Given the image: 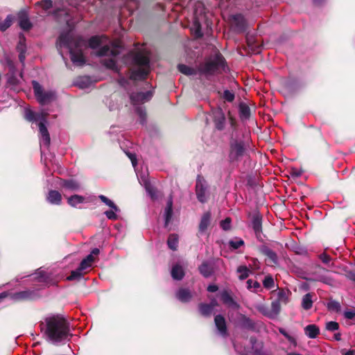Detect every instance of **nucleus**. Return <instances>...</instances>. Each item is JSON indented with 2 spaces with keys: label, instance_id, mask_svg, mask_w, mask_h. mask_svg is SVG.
I'll return each instance as SVG.
<instances>
[{
  "label": "nucleus",
  "instance_id": "nucleus-1",
  "mask_svg": "<svg viewBox=\"0 0 355 355\" xmlns=\"http://www.w3.org/2000/svg\"><path fill=\"white\" fill-rule=\"evenodd\" d=\"M40 327L45 340L53 345L64 344L72 336L69 323L60 315L45 317L40 322Z\"/></svg>",
  "mask_w": 355,
  "mask_h": 355
},
{
  "label": "nucleus",
  "instance_id": "nucleus-2",
  "mask_svg": "<svg viewBox=\"0 0 355 355\" xmlns=\"http://www.w3.org/2000/svg\"><path fill=\"white\" fill-rule=\"evenodd\" d=\"M89 46L97 49L96 55L98 57H110L104 59L102 62L107 69L118 71L116 57L120 53L121 46L119 42L111 41L105 35L94 36L88 42Z\"/></svg>",
  "mask_w": 355,
  "mask_h": 355
},
{
  "label": "nucleus",
  "instance_id": "nucleus-3",
  "mask_svg": "<svg viewBox=\"0 0 355 355\" xmlns=\"http://www.w3.org/2000/svg\"><path fill=\"white\" fill-rule=\"evenodd\" d=\"M84 46H85V41L82 38L74 37L71 31L62 33L57 42L60 53L62 55V49L66 48L69 51L72 62L78 66H82L85 62L82 52Z\"/></svg>",
  "mask_w": 355,
  "mask_h": 355
},
{
  "label": "nucleus",
  "instance_id": "nucleus-4",
  "mask_svg": "<svg viewBox=\"0 0 355 355\" xmlns=\"http://www.w3.org/2000/svg\"><path fill=\"white\" fill-rule=\"evenodd\" d=\"M224 66V58L220 53L213 58H209L201 62L196 69L189 67L185 64H179L178 69L183 74L187 76L198 74L201 77L209 78L216 74L219 69Z\"/></svg>",
  "mask_w": 355,
  "mask_h": 355
},
{
  "label": "nucleus",
  "instance_id": "nucleus-5",
  "mask_svg": "<svg viewBox=\"0 0 355 355\" xmlns=\"http://www.w3.org/2000/svg\"><path fill=\"white\" fill-rule=\"evenodd\" d=\"M48 113L44 110L35 112L30 107H26L24 110V119L31 123H35L39 127L40 144L42 155L43 148L48 149L51 143V138L46 128Z\"/></svg>",
  "mask_w": 355,
  "mask_h": 355
},
{
  "label": "nucleus",
  "instance_id": "nucleus-6",
  "mask_svg": "<svg viewBox=\"0 0 355 355\" xmlns=\"http://www.w3.org/2000/svg\"><path fill=\"white\" fill-rule=\"evenodd\" d=\"M134 62L137 69L132 71L130 79L132 80L144 79L149 72V55L146 52H139L135 55Z\"/></svg>",
  "mask_w": 355,
  "mask_h": 355
},
{
  "label": "nucleus",
  "instance_id": "nucleus-7",
  "mask_svg": "<svg viewBox=\"0 0 355 355\" xmlns=\"http://www.w3.org/2000/svg\"><path fill=\"white\" fill-rule=\"evenodd\" d=\"M126 154L131 160L139 183L144 187L146 192L151 198H155L156 197V191L148 180L147 168L145 167L144 170V167L142 166L141 170L139 171L137 168V158L135 155L130 153H126Z\"/></svg>",
  "mask_w": 355,
  "mask_h": 355
},
{
  "label": "nucleus",
  "instance_id": "nucleus-8",
  "mask_svg": "<svg viewBox=\"0 0 355 355\" xmlns=\"http://www.w3.org/2000/svg\"><path fill=\"white\" fill-rule=\"evenodd\" d=\"M153 97V92L147 91L146 92H136L130 95V100L135 107V112L140 118L141 123L144 124L146 119V111L144 107L140 106L141 104L149 101Z\"/></svg>",
  "mask_w": 355,
  "mask_h": 355
},
{
  "label": "nucleus",
  "instance_id": "nucleus-9",
  "mask_svg": "<svg viewBox=\"0 0 355 355\" xmlns=\"http://www.w3.org/2000/svg\"><path fill=\"white\" fill-rule=\"evenodd\" d=\"M34 95L37 102L42 105H47L54 101L56 99V94L52 89H45L36 80L32 81Z\"/></svg>",
  "mask_w": 355,
  "mask_h": 355
},
{
  "label": "nucleus",
  "instance_id": "nucleus-10",
  "mask_svg": "<svg viewBox=\"0 0 355 355\" xmlns=\"http://www.w3.org/2000/svg\"><path fill=\"white\" fill-rule=\"evenodd\" d=\"M307 279L312 282H320L330 286H332L334 282L333 278L329 275V271L322 267H318Z\"/></svg>",
  "mask_w": 355,
  "mask_h": 355
},
{
  "label": "nucleus",
  "instance_id": "nucleus-11",
  "mask_svg": "<svg viewBox=\"0 0 355 355\" xmlns=\"http://www.w3.org/2000/svg\"><path fill=\"white\" fill-rule=\"evenodd\" d=\"M245 153L243 142L240 141H232L230 143L229 159L231 162H237L241 159Z\"/></svg>",
  "mask_w": 355,
  "mask_h": 355
},
{
  "label": "nucleus",
  "instance_id": "nucleus-12",
  "mask_svg": "<svg viewBox=\"0 0 355 355\" xmlns=\"http://www.w3.org/2000/svg\"><path fill=\"white\" fill-rule=\"evenodd\" d=\"M196 193L198 200L204 203L209 197L208 186L203 178L198 176L196 185Z\"/></svg>",
  "mask_w": 355,
  "mask_h": 355
},
{
  "label": "nucleus",
  "instance_id": "nucleus-13",
  "mask_svg": "<svg viewBox=\"0 0 355 355\" xmlns=\"http://www.w3.org/2000/svg\"><path fill=\"white\" fill-rule=\"evenodd\" d=\"M58 184L60 186L64 196H66L65 192L67 191L76 192L80 191L82 189L80 183L73 179H59Z\"/></svg>",
  "mask_w": 355,
  "mask_h": 355
},
{
  "label": "nucleus",
  "instance_id": "nucleus-14",
  "mask_svg": "<svg viewBox=\"0 0 355 355\" xmlns=\"http://www.w3.org/2000/svg\"><path fill=\"white\" fill-rule=\"evenodd\" d=\"M230 21L235 31L240 33L245 31L246 26V21L242 15H232L230 16Z\"/></svg>",
  "mask_w": 355,
  "mask_h": 355
},
{
  "label": "nucleus",
  "instance_id": "nucleus-15",
  "mask_svg": "<svg viewBox=\"0 0 355 355\" xmlns=\"http://www.w3.org/2000/svg\"><path fill=\"white\" fill-rule=\"evenodd\" d=\"M213 119L215 127L218 130L224 129L225 125V116L220 108H217L212 111Z\"/></svg>",
  "mask_w": 355,
  "mask_h": 355
},
{
  "label": "nucleus",
  "instance_id": "nucleus-16",
  "mask_svg": "<svg viewBox=\"0 0 355 355\" xmlns=\"http://www.w3.org/2000/svg\"><path fill=\"white\" fill-rule=\"evenodd\" d=\"M195 18H194V27H195V35L196 37H199L202 35V33L201 32V24L202 21L205 19L207 20V16L206 15H202L201 14L198 15V10L196 8L195 10ZM207 25L208 26V23L206 21Z\"/></svg>",
  "mask_w": 355,
  "mask_h": 355
},
{
  "label": "nucleus",
  "instance_id": "nucleus-17",
  "mask_svg": "<svg viewBox=\"0 0 355 355\" xmlns=\"http://www.w3.org/2000/svg\"><path fill=\"white\" fill-rule=\"evenodd\" d=\"M19 25L23 30L27 31L31 28V24L28 19L27 12L24 10L19 11L17 14Z\"/></svg>",
  "mask_w": 355,
  "mask_h": 355
},
{
  "label": "nucleus",
  "instance_id": "nucleus-18",
  "mask_svg": "<svg viewBox=\"0 0 355 355\" xmlns=\"http://www.w3.org/2000/svg\"><path fill=\"white\" fill-rule=\"evenodd\" d=\"M173 199L171 197H169L166 207L164 210L163 216L164 218V226L165 227H168V225L172 219L173 216Z\"/></svg>",
  "mask_w": 355,
  "mask_h": 355
},
{
  "label": "nucleus",
  "instance_id": "nucleus-19",
  "mask_svg": "<svg viewBox=\"0 0 355 355\" xmlns=\"http://www.w3.org/2000/svg\"><path fill=\"white\" fill-rule=\"evenodd\" d=\"M252 226L257 238H260L262 233V218L259 214L253 216Z\"/></svg>",
  "mask_w": 355,
  "mask_h": 355
},
{
  "label": "nucleus",
  "instance_id": "nucleus-20",
  "mask_svg": "<svg viewBox=\"0 0 355 355\" xmlns=\"http://www.w3.org/2000/svg\"><path fill=\"white\" fill-rule=\"evenodd\" d=\"M46 200L51 205H60L62 202V195L58 191L50 190L46 196Z\"/></svg>",
  "mask_w": 355,
  "mask_h": 355
},
{
  "label": "nucleus",
  "instance_id": "nucleus-21",
  "mask_svg": "<svg viewBox=\"0 0 355 355\" xmlns=\"http://www.w3.org/2000/svg\"><path fill=\"white\" fill-rule=\"evenodd\" d=\"M215 325L221 336H225L227 334V327L225 318L220 315H217L214 318Z\"/></svg>",
  "mask_w": 355,
  "mask_h": 355
},
{
  "label": "nucleus",
  "instance_id": "nucleus-22",
  "mask_svg": "<svg viewBox=\"0 0 355 355\" xmlns=\"http://www.w3.org/2000/svg\"><path fill=\"white\" fill-rule=\"evenodd\" d=\"M176 297L182 302H187L191 298V294L189 290L180 288L176 293Z\"/></svg>",
  "mask_w": 355,
  "mask_h": 355
},
{
  "label": "nucleus",
  "instance_id": "nucleus-23",
  "mask_svg": "<svg viewBox=\"0 0 355 355\" xmlns=\"http://www.w3.org/2000/svg\"><path fill=\"white\" fill-rule=\"evenodd\" d=\"M239 324L241 327L247 329H254V323L248 317L241 315L239 318Z\"/></svg>",
  "mask_w": 355,
  "mask_h": 355
},
{
  "label": "nucleus",
  "instance_id": "nucleus-24",
  "mask_svg": "<svg viewBox=\"0 0 355 355\" xmlns=\"http://www.w3.org/2000/svg\"><path fill=\"white\" fill-rule=\"evenodd\" d=\"M319 332V328L315 324H309L304 328L305 334L310 338H316Z\"/></svg>",
  "mask_w": 355,
  "mask_h": 355
},
{
  "label": "nucleus",
  "instance_id": "nucleus-25",
  "mask_svg": "<svg viewBox=\"0 0 355 355\" xmlns=\"http://www.w3.org/2000/svg\"><path fill=\"white\" fill-rule=\"evenodd\" d=\"M84 201L85 198L80 195L75 194L67 198V202L72 207H77L78 205L83 203Z\"/></svg>",
  "mask_w": 355,
  "mask_h": 355
},
{
  "label": "nucleus",
  "instance_id": "nucleus-26",
  "mask_svg": "<svg viewBox=\"0 0 355 355\" xmlns=\"http://www.w3.org/2000/svg\"><path fill=\"white\" fill-rule=\"evenodd\" d=\"M261 252L266 255L274 264L277 263V254L271 249L266 246H263L261 248Z\"/></svg>",
  "mask_w": 355,
  "mask_h": 355
},
{
  "label": "nucleus",
  "instance_id": "nucleus-27",
  "mask_svg": "<svg viewBox=\"0 0 355 355\" xmlns=\"http://www.w3.org/2000/svg\"><path fill=\"white\" fill-rule=\"evenodd\" d=\"M184 272L182 266L178 264L175 265L171 270V276L174 279L180 280L183 278Z\"/></svg>",
  "mask_w": 355,
  "mask_h": 355
},
{
  "label": "nucleus",
  "instance_id": "nucleus-28",
  "mask_svg": "<svg viewBox=\"0 0 355 355\" xmlns=\"http://www.w3.org/2000/svg\"><path fill=\"white\" fill-rule=\"evenodd\" d=\"M211 219V214L209 212H207L203 214L201 218V220L199 225V230L200 232H204L209 225Z\"/></svg>",
  "mask_w": 355,
  "mask_h": 355
},
{
  "label": "nucleus",
  "instance_id": "nucleus-29",
  "mask_svg": "<svg viewBox=\"0 0 355 355\" xmlns=\"http://www.w3.org/2000/svg\"><path fill=\"white\" fill-rule=\"evenodd\" d=\"M221 300L228 306L238 307L239 305L233 300L232 297L227 291H223L220 294Z\"/></svg>",
  "mask_w": 355,
  "mask_h": 355
},
{
  "label": "nucleus",
  "instance_id": "nucleus-30",
  "mask_svg": "<svg viewBox=\"0 0 355 355\" xmlns=\"http://www.w3.org/2000/svg\"><path fill=\"white\" fill-rule=\"evenodd\" d=\"M312 297L313 296L311 293H307L303 296L302 300V306L304 309L309 310L312 307Z\"/></svg>",
  "mask_w": 355,
  "mask_h": 355
},
{
  "label": "nucleus",
  "instance_id": "nucleus-31",
  "mask_svg": "<svg viewBox=\"0 0 355 355\" xmlns=\"http://www.w3.org/2000/svg\"><path fill=\"white\" fill-rule=\"evenodd\" d=\"M199 270L200 273L205 277H208L211 275L213 273L212 267L208 264L207 263H203L199 267Z\"/></svg>",
  "mask_w": 355,
  "mask_h": 355
},
{
  "label": "nucleus",
  "instance_id": "nucleus-32",
  "mask_svg": "<svg viewBox=\"0 0 355 355\" xmlns=\"http://www.w3.org/2000/svg\"><path fill=\"white\" fill-rule=\"evenodd\" d=\"M236 272L239 274V278L241 280H243L248 278L250 273V269L245 266H239L237 268Z\"/></svg>",
  "mask_w": 355,
  "mask_h": 355
},
{
  "label": "nucleus",
  "instance_id": "nucleus-33",
  "mask_svg": "<svg viewBox=\"0 0 355 355\" xmlns=\"http://www.w3.org/2000/svg\"><path fill=\"white\" fill-rule=\"evenodd\" d=\"M240 117L242 119H248L250 116V109L245 103H241L239 105Z\"/></svg>",
  "mask_w": 355,
  "mask_h": 355
},
{
  "label": "nucleus",
  "instance_id": "nucleus-34",
  "mask_svg": "<svg viewBox=\"0 0 355 355\" xmlns=\"http://www.w3.org/2000/svg\"><path fill=\"white\" fill-rule=\"evenodd\" d=\"M199 309L200 313L204 316H209L213 310H214V305H209L207 304H200L199 306Z\"/></svg>",
  "mask_w": 355,
  "mask_h": 355
},
{
  "label": "nucleus",
  "instance_id": "nucleus-35",
  "mask_svg": "<svg viewBox=\"0 0 355 355\" xmlns=\"http://www.w3.org/2000/svg\"><path fill=\"white\" fill-rule=\"evenodd\" d=\"M76 85L81 89H85L90 86L91 81L89 77H80L76 80Z\"/></svg>",
  "mask_w": 355,
  "mask_h": 355
},
{
  "label": "nucleus",
  "instance_id": "nucleus-36",
  "mask_svg": "<svg viewBox=\"0 0 355 355\" xmlns=\"http://www.w3.org/2000/svg\"><path fill=\"white\" fill-rule=\"evenodd\" d=\"M13 19L14 17L12 15H8L4 21H0V30L1 31L7 30L12 25Z\"/></svg>",
  "mask_w": 355,
  "mask_h": 355
},
{
  "label": "nucleus",
  "instance_id": "nucleus-37",
  "mask_svg": "<svg viewBox=\"0 0 355 355\" xmlns=\"http://www.w3.org/2000/svg\"><path fill=\"white\" fill-rule=\"evenodd\" d=\"M84 270L78 267L76 270L71 271V275L67 278L69 281L80 279L83 277Z\"/></svg>",
  "mask_w": 355,
  "mask_h": 355
},
{
  "label": "nucleus",
  "instance_id": "nucleus-38",
  "mask_svg": "<svg viewBox=\"0 0 355 355\" xmlns=\"http://www.w3.org/2000/svg\"><path fill=\"white\" fill-rule=\"evenodd\" d=\"M168 246L170 249L175 250L178 248V237L176 234H171L167 241Z\"/></svg>",
  "mask_w": 355,
  "mask_h": 355
},
{
  "label": "nucleus",
  "instance_id": "nucleus-39",
  "mask_svg": "<svg viewBox=\"0 0 355 355\" xmlns=\"http://www.w3.org/2000/svg\"><path fill=\"white\" fill-rule=\"evenodd\" d=\"M98 198L110 209H113L115 211H120L119 208L114 204V202L106 196L99 195Z\"/></svg>",
  "mask_w": 355,
  "mask_h": 355
},
{
  "label": "nucleus",
  "instance_id": "nucleus-40",
  "mask_svg": "<svg viewBox=\"0 0 355 355\" xmlns=\"http://www.w3.org/2000/svg\"><path fill=\"white\" fill-rule=\"evenodd\" d=\"M280 304L281 302H279V301L277 300H275L271 303L270 313L272 318H275L279 314L281 308Z\"/></svg>",
  "mask_w": 355,
  "mask_h": 355
},
{
  "label": "nucleus",
  "instance_id": "nucleus-41",
  "mask_svg": "<svg viewBox=\"0 0 355 355\" xmlns=\"http://www.w3.org/2000/svg\"><path fill=\"white\" fill-rule=\"evenodd\" d=\"M244 245V241L240 238H234L229 241V245L233 250H236Z\"/></svg>",
  "mask_w": 355,
  "mask_h": 355
},
{
  "label": "nucleus",
  "instance_id": "nucleus-42",
  "mask_svg": "<svg viewBox=\"0 0 355 355\" xmlns=\"http://www.w3.org/2000/svg\"><path fill=\"white\" fill-rule=\"evenodd\" d=\"M35 279H37L39 282H43V283H47V277L46 272L43 270L40 269L35 274Z\"/></svg>",
  "mask_w": 355,
  "mask_h": 355
},
{
  "label": "nucleus",
  "instance_id": "nucleus-43",
  "mask_svg": "<svg viewBox=\"0 0 355 355\" xmlns=\"http://www.w3.org/2000/svg\"><path fill=\"white\" fill-rule=\"evenodd\" d=\"M30 296V293L28 291H21L16 293H14L12 295V298L16 300H25L28 298Z\"/></svg>",
  "mask_w": 355,
  "mask_h": 355
},
{
  "label": "nucleus",
  "instance_id": "nucleus-44",
  "mask_svg": "<svg viewBox=\"0 0 355 355\" xmlns=\"http://www.w3.org/2000/svg\"><path fill=\"white\" fill-rule=\"evenodd\" d=\"M56 15L59 17L62 16V15H64V20L66 21V23L68 25V26L69 28H71L73 26V22L71 20L68 13L65 10H59V11H58Z\"/></svg>",
  "mask_w": 355,
  "mask_h": 355
},
{
  "label": "nucleus",
  "instance_id": "nucleus-45",
  "mask_svg": "<svg viewBox=\"0 0 355 355\" xmlns=\"http://www.w3.org/2000/svg\"><path fill=\"white\" fill-rule=\"evenodd\" d=\"M263 284L265 288L268 289L274 288L275 283L273 278L271 276H266L263 281Z\"/></svg>",
  "mask_w": 355,
  "mask_h": 355
},
{
  "label": "nucleus",
  "instance_id": "nucleus-46",
  "mask_svg": "<svg viewBox=\"0 0 355 355\" xmlns=\"http://www.w3.org/2000/svg\"><path fill=\"white\" fill-rule=\"evenodd\" d=\"M279 331L284 336L287 340L290 342V343H291L292 345H293L294 346H296L297 345V342H296V340L295 338L289 335L284 329L283 328H279Z\"/></svg>",
  "mask_w": 355,
  "mask_h": 355
},
{
  "label": "nucleus",
  "instance_id": "nucleus-47",
  "mask_svg": "<svg viewBox=\"0 0 355 355\" xmlns=\"http://www.w3.org/2000/svg\"><path fill=\"white\" fill-rule=\"evenodd\" d=\"M119 211H115L113 209H110V210L105 211L104 214L108 219L115 220L118 218L117 213Z\"/></svg>",
  "mask_w": 355,
  "mask_h": 355
},
{
  "label": "nucleus",
  "instance_id": "nucleus-48",
  "mask_svg": "<svg viewBox=\"0 0 355 355\" xmlns=\"http://www.w3.org/2000/svg\"><path fill=\"white\" fill-rule=\"evenodd\" d=\"M100 253V250L98 248H94L91 253L87 255L85 258V259L91 263L92 264V263L94 261L95 259H94V256H97L98 254Z\"/></svg>",
  "mask_w": 355,
  "mask_h": 355
},
{
  "label": "nucleus",
  "instance_id": "nucleus-49",
  "mask_svg": "<svg viewBox=\"0 0 355 355\" xmlns=\"http://www.w3.org/2000/svg\"><path fill=\"white\" fill-rule=\"evenodd\" d=\"M339 328V324L336 322L331 321L326 324V329L329 331H334Z\"/></svg>",
  "mask_w": 355,
  "mask_h": 355
},
{
  "label": "nucleus",
  "instance_id": "nucleus-50",
  "mask_svg": "<svg viewBox=\"0 0 355 355\" xmlns=\"http://www.w3.org/2000/svg\"><path fill=\"white\" fill-rule=\"evenodd\" d=\"M257 309L259 311L261 312L262 314L270 318H272L270 310H269L266 306L263 305H260L257 307Z\"/></svg>",
  "mask_w": 355,
  "mask_h": 355
},
{
  "label": "nucleus",
  "instance_id": "nucleus-51",
  "mask_svg": "<svg viewBox=\"0 0 355 355\" xmlns=\"http://www.w3.org/2000/svg\"><path fill=\"white\" fill-rule=\"evenodd\" d=\"M277 300L284 304H286L288 302V297L284 291H279L278 293V299Z\"/></svg>",
  "mask_w": 355,
  "mask_h": 355
},
{
  "label": "nucleus",
  "instance_id": "nucleus-52",
  "mask_svg": "<svg viewBox=\"0 0 355 355\" xmlns=\"http://www.w3.org/2000/svg\"><path fill=\"white\" fill-rule=\"evenodd\" d=\"M220 227L224 230H228L231 227V220L229 218H225L220 222Z\"/></svg>",
  "mask_w": 355,
  "mask_h": 355
},
{
  "label": "nucleus",
  "instance_id": "nucleus-53",
  "mask_svg": "<svg viewBox=\"0 0 355 355\" xmlns=\"http://www.w3.org/2000/svg\"><path fill=\"white\" fill-rule=\"evenodd\" d=\"M223 97L226 101L232 102L234 99V94L229 90H225L223 93Z\"/></svg>",
  "mask_w": 355,
  "mask_h": 355
},
{
  "label": "nucleus",
  "instance_id": "nucleus-54",
  "mask_svg": "<svg viewBox=\"0 0 355 355\" xmlns=\"http://www.w3.org/2000/svg\"><path fill=\"white\" fill-rule=\"evenodd\" d=\"M248 288H259L260 287V284L257 281H253L252 279H248L247 282Z\"/></svg>",
  "mask_w": 355,
  "mask_h": 355
},
{
  "label": "nucleus",
  "instance_id": "nucleus-55",
  "mask_svg": "<svg viewBox=\"0 0 355 355\" xmlns=\"http://www.w3.org/2000/svg\"><path fill=\"white\" fill-rule=\"evenodd\" d=\"M17 48L19 51H26L25 39L24 37L20 38Z\"/></svg>",
  "mask_w": 355,
  "mask_h": 355
},
{
  "label": "nucleus",
  "instance_id": "nucleus-56",
  "mask_svg": "<svg viewBox=\"0 0 355 355\" xmlns=\"http://www.w3.org/2000/svg\"><path fill=\"white\" fill-rule=\"evenodd\" d=\"M92 266V263L88 262L85 258L80 262V264L79 267H80V269L87 270V268H90Z\"/></svg>",
  "mask_w": 355,
  "mask_h": 355
},
{
  "label": "nucleus",
  "instance_id": "nucleus-57",
  "mask_svg": "<svg viewBox=\"0 0 355 355\" xmlns=\"http://www.w3.org/2000/svg\"><path fill=\"white\" fill-rule=\"evenodd\" d=\"M320 259L324 263L326 264L329 263L331 260V258L328 254L324 253L320 255Z\"/></svg>",
  "mask_w": 355,
  "mask_h": 355
},
{
  "label": "nucleus",
  "instance_id": "nucleus-58",
  "mask_svg": "<svg viewBox=\"0 0 355 355\" xmlns=\"http://www.w3.org/2000/svg\"><path fill=\"white\" fill-rule=\"evenodd\" d=\"M344 315L347 319H353L355 317V311H345Z\"/></svg>",
  "mask_w": 355,
  "mask_h": 355
},
{
  "label": "nucleus",
  "instance_id": "nucleus-59",
  "mask_svg": "<svg viewBox=\"0 0 355 355\" xmlns=\"http://www.w3.org/2000/svg\"><path fill=\"white\" fill-rule=\"evenodd\" d=\"M51 3H52V1H46L38 2L37 4L42 6H44L46 8H48L49 6L51 4Z\"/></svg>",
  "mask_w": 355,
  "mask_h": 355
},
{
  "label": "nucleus",
  "instance_id": "nucleus-60",
  "mask_svg": "<svg viewBox=\"0 0 355 355\" xmlns=\"http://www.w3.org/2000/svg\"><path fill=\"white\" fill-rule=\"evenodd\" d=\"M128 80H126L125 78H121L119 80V83L121 86L125 87H126V84H128Z\"/></svg>",
  "mask_w": 355,
  "mask_h": 355
},
{
  "label": "nucleus",
  "instance_id": "nucleus-61",
  "mask_svg": "<svg viewBox=\"0 0 355 355\" xmlns=\"http://www.w3.org/2000/svg\"><path fill=\"white\" fill-rule=\"evenodd\" d=\"M207 290L209 292H216L218 290V286L216 285L211 284L208 286Z\"/></svg>",
  "mask_w": 355,
  "mask_h": 355
},
{
  "label": "nucleus",
  "instance_id": "nucleus-62",
  "mask_svg": "<svg viewBox=\"0 0 355 355\" xmlns=\"http://www.w3.org/2000/svg\"><path fill=\"white\" fill-rule=\"evenodd\" d=\"M25 52L26 51H19V59L21 63H24L25 60Z\"/></svg>",
  "mask_w": 355,
  "mask_h": 355
},
{
  "label": "nucleus",
  "instance_id": "nucleus-63",
  "mask_svg": "<svg viewBox=\"0 0 355 355\" xmlns=\"http://www.w3.org/2000/svg\"><path fill=\"white\" fill-rule=\"evenodd\" d=\"M17 82H18V80H16L15 78H14L13 77H10L8 78V84L10 85H17Z\"/></svg>",
  "mask_w": 355,
  "mask_h": 355
},
{
  "label": "nucleus",
  "instance_id": "nucleus-64",
  "mask_svg": "<svg viewBox=\"0 0 355 355\" xmlns=\"http://www.w3.org/2000/svg\"><path fill=\"white\" fill-rule=\"evenodd\" d=\"M301 174H302V173L300 171H298L296 169H293L291 171V175L293 177H299L301 175Z\"/></svg>",
  "mask_w": 355,
  "mask_h": 355
}]
</instances>
